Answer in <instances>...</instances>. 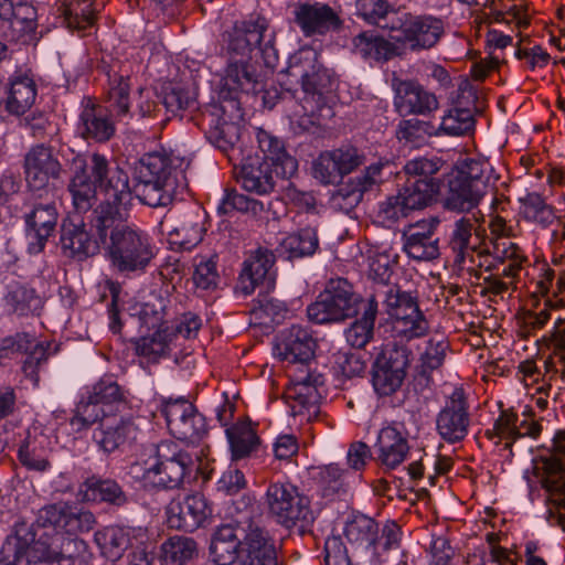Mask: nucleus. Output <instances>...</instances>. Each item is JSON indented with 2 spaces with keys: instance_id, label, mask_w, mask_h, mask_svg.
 <instances>
[{
  "instance_id": "32",
  "label": "nucleus",
  "mask_w": 565,
  "mask_h": 565,
  "mask_svg": "<svg viewBox=\"0 0 565 565\" xmlns=\"http://www.w3.org/2000/svg\"><path fill=\"white\" fill-rule=\"evenodd\" d=\"M61 164L53 156L51 147L36 145L24 157L25 180L30 188L43 189L50 179L58 178Z\"/></svg>"
},
{
  "instance_id": "13",
  "label": "nucleus",
  "mask_w": 565,
  "mask_h": 565,
  "mask_svg": "<svg viewBox=\"0 0 565 565\" xmlns=\"http://www.w3.org/2000/svg\"><path fill=\"white\" fill-rule=\"evenodd\" d=\"M362 298L345 278L330 279L317 300L307 308L308 318L319 324L342 322L355 317Z\"/></svg>"
},
{
  "instance_id": "58",
  "label": "nucleus",
  "mask_w": 565,
  "mask_h": 565,
  "mask_svg": "<svg viewBox=\"0 0 565 565\" xmlns=\"http://www.w3.org/2000/svg\"><path fill=\"white\" fill-rule=\"evenodd\" d=\"M226 435L234 459L248 457L259 443V438L254 429L246 424H238L227 428Z\"/></svg>"
},
{
  "instance_id": "14",
  "label": "nucleus",
  "mask_w": 565,
  "mask_h": 565,
  "mask_svg": "<svg viewBox=\"0 0 565 565\" xmlns=\"http://www.w3.org/2000/svg\"><path fill=\"white\" fill-rule=\"evenodd\" d=\"M88 173L94 185L105 192L107 199L100 204H109L116 207H128L132 200V191L129 186L128 173L118 164H111L106 156L94 152L88 158H76L73 164H77Z\"/></svg>"
},
{
  "instance_id": "48",
  "label": "nucleus",
  "mask_w": 565,
  "mask_h": 565,
  "mask_svg": "<svg viewBox=\"0 0 565 565\" xmlns=\"http://www.w3.org/2000/svg\"><path fill=\"white\" fill-rule=\"evenodd\" d=\"M355 53L364 58L388 61L398 54V47L388 40L372 32H361L353 39Z\"/></svg>"
},
{
  "instance_id": "29",
  "label": "nucleus",
  "mask_w": 565,
  "mask_h": 565,
  "mask_svg": "<svg viewBox=\"0 0 565 565\" xmlns=\"http://www.w3.org/2000/svg\"><path fill=\"white\" fill-rule=\"evenodd\" d=\"M323 386L324 377L320 373L309 371L306 374H298L287 393L288 398L294 399L290 406L294 415L307 414L309 418L317 415Z\"/></svg>"
},
{
  "instance_id": "40",
  "label": "nucleus",
  "mask_w": 565,
  "mask_h": 565,
  "mask_svg": "<svg viewBox=\"0 0 565 565\" xmlns=\"http://www.w3.org/2000/svg\"><path fill=\"white\" fill-rule=\"evenodd\" d=\"M486 194L482 184L473 185L456 175L449 181V189L443 204L448 211L468 213L478 206Z\"/></svg>"
},
{
  "instance_id": "9",
  "label": "nucleus",
  "mask_w": 565,
  "mask_h": 565,
  "mask_svg": "<svg viewBox=\"0 0 565 565\" xmlns=\"http://www.w3.org/2000/svg\"><path fill=\"white\" fill-rule=\"evenodd\" d=\"M150 456L145 460L143 480L163 489H175L192 471V456L171 440L152 445Z\"/></svg>"
},
{
  "instance_id": "60",
  "label": "nucleus",
  "mask_w": 565,
  "mask_h": 565,
  "mask_svg": "<svg viewBox=\"0 0 565 565\" xmlns=\"http://www.w3.org/2000/svg\"><path fill=\"white\" fill-rule=\"evenodd\" d=\"M13 341L18 353L30 352V355L24 361L23 372L26 376H36V367L41 362L47 360L46 350L35 340V338L28 333H17L13 337Z\"/></svg>"
},
{
  "instance_id": "54",
  "label": "nucleus",
  "mask_w": 565,
  "mask_h": 565,
  "mask_svg": "<svg viewBox=\"0 0 565 565\" xmlns=\"http://www.w3.org/2000/svg\"><path fill=\"white\" fill-rule=\"evenodd\" d=\"M440 181H415L407 178L404 186L398 191L404 205L409 212L426 207L438 193Z\"/></svg>"
},
{
  "instance_id": "24",
  "label": "nucleus",
  "mask_w": 565,
  "mask_h": 565,
  "mask_svg": "<svg viewBox=\"0 0 565 565\" xmlns=\"http://www.w3.org/2000/svg\"><path fill=\"white\" fill-rule=\"evenodd\" d=\"M439 222L427 218L411 224L403 233V249L413 259L429 262L439 257V238L436 228Z\"/></svg>"
},
{
  "instance_id": "47",
  "label": "nucleus",
  "mask_w": 565,
  "mask_h": 565,
  "mask_svg": "<svg viewBox=\"0 0 565 565\" xmlns=\"http://www.w3.org/2000/svg\"><path fill=\"white\" fill-rule=\"evenodd\" d=\"M387 164L388 161L384 162L382 160L370 164L361 174L351 179L347 186L340 188L339 194L348 198L351 204H358L365 192L383 182L382 172Z\"/></svg>"
},
{
  "instance_id": "1",
  "label": "nucleus",
  "mask_w": 565,
  "mask_h": 565,
  "mask_svg": "<svg viewBox=\"0 0 565 565\" xmlns=\"http://www.w3.org/2000/svg\"><path fill=\"white\" fill-rule=\"evenodd\" d=\"M128 207L98 204L90 217V228L100 241L111 268L121 274L142 273L154 257L148 233L128 223Z\"/></svg>"
},
{
  "instance_id": "63",
  "label": "nucleus",
  "mask_w": 565,
  "mask_h": 565,
  "mask_svg": "<svg viewBox=\"0 0 565 565\" xmlns=\"http://www.w3.org/2000/svg\"><path fill=\"white\" fill-rule=\"evenodd\" d=\"M457 175L473 185L482 184L486 193L495 188L497 178L493 175V169L484 161L469 159Z\"/></svg>"
},
{
  "instance_id": "6",
  "label": "nucleus",
  "mask_w": 565,
  "mask_h": 565,
  "mask_svg": "<svg viewBox=\"0 0 565 565\" xmlns=\"http://www.w3.org/2000/svg\"><path fill=\"white\" fill-rule=\"evenodd\" d=\"M130 64L110 66L108 75V89L106 103L108 111L119 121H128L134 117L156 119L160 117L162 108L158 94L147 87H139L135 96V107L131 110L130 102Z\"/></svg>"
},
{
  "instance_id": "2",
  "label": "nucleus",
  "mask_w": 565,
  "mask_h": 565,
  "mask_svg": "<svg viewBox=\"0 0 565 565\" xmlns=\"http://www.w3.org/2000/svg\"><path fill=\"white\" fill-rule=\"evenodd\" d=\"M95 515L68 502L60 501L42 507L36 514L35 525L43 529L39 545L43 557L60 565H87L92 559L88 544L77 536L93 530Z\"/></svg>"
},
{
  "instance_id": "4",
  "label": "nucleus",
  "mask_w": 565,
  "mask_h": 565,
  "mask_svg": "<svg viewBox=\"0 0 565 565\" xmlns=\"http://www.w3.org/2000/svg\"><path fill=\"white\" fill-rule=\"evenodd\" d=\"M190 161L173 153H147L135 167L134 193L150 207L170 205L179 191L188 186L185 172Z\"/></svg>"
},
{
  "instance_id": "45",
  "label": "nucleus",
  "mask_w": 565,
  "mask_h": 565,
  "mask_svg": "<svg viewBox=\"0 0 565 565\" xmlns=\"http://www.w3.org/2000/svg\"><path fill=\"white\" fill-rule=\"evenodd\" d=\"M36 86L28 76H17L10 81L6 97V110L12 115L25 114L34 104Z\"/></svg>"
},
{
  "instance_id": "10",
  "label": "nucleus",
  "mask_w": 565,
  "mask_h": 565,
  "mask_svg": "<svg viewBox=\"0 0 565 565\" xmlns=\"http://www.w3.org/2000/svg\"><path fill=\"white\" fill-rule=\"evenodd\" d=\"M128 392L111 376H104L87 392V396L77 406L71 425L77 430L88 429L100 418L98 416L131 409Z\"/></svg>"
},
{
  "instance_id": "56",
  "label": "nucleus",
  "mask_w": 565,
  "mask_h": 565,
  "mask_svg": "<svg viewBox=\"0 0 565 565\" xmlns=\"http://www.w3.org/2000/svg\"><path fill=\"white\" fill-rule=\"evenodd\" d=\"M398 255L392 248H376L369 255V276L375 284L374 289H382L390 282Z\"/></svg>"
},
{
  "instance_id": "25",
  "label": "nucleus",
  "mask_w": 565,
  "mask_h": 565,
  "mask_svg": "<svg viewBox=\"0 0 565 565\" xmlns=\"http://www.w3.org/2000/svg\"><path fill=\"white\" fill-rule=\"evenodd\" d=\"M316 348L317 341L311 331L300 324H292L277 337L275 353L280 361L307 364L312 360Z\"/></svg>"
},
{
  "instance_id": "52",
  "label": "nucleus",
  "mask_w": 565,
  "mask_h": 565,
  "mask_svg": "<svg viewBox=\"0 0 565 565\" xmlns=\"http://www.w3.org/2000/svg\"><path fill=\"white\" fill-rule=\"evenodd\" d=\"M95 542L102 554L115 562L130 546V531L121 526H107L95 533Z\"/></svg>"
},
{
  "instance_id": "26",
  "label": "nucleus",
  "mask_w": 565,
  "mask_h": 565,
  "mask_svg": "<svg viewBox=\"0 0 565 565\" xmlns=\"http://www.w3.org/2000/svg\"><path fill=\"white\" fill-rule=\"evenodd\" d=\"M392 87L395 92L394 105L403 116H426L438 108L437 97L416 81L394 78Z\"/></svg>"
},
{
  "instance_id": "21",
  "label": "nucleus",
  "mask_w": 565,
  "mask_h": 565,
  "mask_svg": "<svg viewBox=\"0 0 565 565\" xmlns=\"http://www.w3.org/2000/svg\"><path fill=\"white\" fill-rule=\"evenodd\" d=\"M405 17L404 21L392 20L384 26H390L392 31H401L402 35L395 36L396 40L403 41L413 51L427 50L436 45L444 33L441 20L434 17Z\"/></svg>"
},
{
  "instance_id": "17",
  "label": "nucleus",
  "mask_w": 565,
  "mask_h": 565,
  "mask_svg": "<svg viewBox=\"0 0 565 565\" xmlns=\"http://www.w3.org/2000/svg\"><path fill=\"white\" fill-rule=\"evenodd\" d=\"M99 417L93 439L105 454L121 450L137 439L139 427L134 408Z\"/></svg>"
},
{
  "instance_id": "41",
  "label": "nucleus",
  "mask_w": 565,
  "mask_h": 565,
  "mask_svg": "<svg viewBox=\"0 0 565 565\" xmlns=\"http://www.w3.org/2000/svg\"><path fill=\"white\" fill-rule=\"evenodd\" d=\"M223 84L230 93L256 94L263 89L260 75L252 61L241 62L228 58Z\"/></svg>"
},
{
  "instance_id": "39",
  "label": "nucleus",
  "mask_w": 565,
  "mask_h": 565,
  "mask_svg": "<svg viewBox=\"0 0 565 565\" xmlns=\"http://www.w3.org/2000/svg\"><path fill=\"white\" fill-rule=\"evenodd\" d=\"M241 535L244 536V533L235 522L234 525L224 524L220 526L211 542V561L215 565H232L235 561L239 562Z\"/></svg>"
},
{
  "instance_id": "37",
  "label": "nucleus",
  "mask_w": 565,
  "mask_h": 565,
  "mask_svg": "<svg viewBox=\"0 0 565 565\" xmlns=\"http://www.w3.org/2000/svg\"><path fill=\"white\" fill-rule=\"evenodd\" d=\"M409 451L408 440L404 434L395 427H383L375 444L376 461L385 470H394L407 457Z\"/></svg>"
},
{
  "instance_id": "8",
  "label": "nucleus",
  "mask_w": 565,
  "mask_h": 565,
  "mask_svg": "<svg viewBox=\"0 0 565 565\" xmlns=\"http://www.w3.org/2000/svg\"><path fill=\"white\" fill-rule=\"evenodd\" d=\"M275 35L264 17L235 23L227 33L226 52L232 61H253V54H260L268 67H275L278 61L274 45Z\"/></svg>"
},
{
  "instance_id": "28",
  "label": "nucleus",
  "mask_w": 565,
  "mask_h": 565,
  "mask_svg": "<svg viewBox=\"0 0 565 565\" xmlns=\"http://www.w3.org/2000/svg\"><path fill=\"white\" fill-rule=\"evenodd\" d=\"M200 127L210 142L224 152L239 140V127L224 117V108L218 104H211L201 113Z\"/></svg>"
},
{
  "instance_id": "51",
  "label": "nucleus",
  "mask_w": 565,
  "mask_h": 565,
  "mask_svg": "<svg viewBox=\"0 0 565 565\" xmlns=\"http://www.w3.org/2000/svg\"><path fill=\"white\" fill-rule=\"evenodd\" d=\"M74 175L68 184L74 209L78 213L88 212L96 202V186L89 179L88 173L83 170L79 163L74 164Z\"/></svg>"
},
{
  "instance_id": "12",
  "label": "nucleus",
  "mask_w": 565,
  "mask_h": 565,
  "mask_svg": "<svg viewBox=\"0 0 565 565\" xmlns=\"http://www.w3.org/2000/svg\"><path fill=\"white\" fill-rule=\"evenodd\" d=\"M268 515L278 524L291 529L306 527L315 520L309 499L290 482H270L264 495Z\"/></svg>"
},
{
  "instance_id": "3",
  "label": "nucleus",
  "mask_w": 565,
  "mask_h": 565,
  "mask_svg": "<svg viewBox=\"0 0 565 565\" xmlns=\"http://www.w3.org/2000/svg\"><path fill=\"white\" fill-rule=\"evenodd\" d=\"M333 84V74L318 61V53L301 49L290 57L280 79V98L295 100L298 107L295 116L312 117L324 107Z\"/></svg>"
},
{
  "instance_id": "30",
  "label": "nucleus",
  "mask_w": 565,
  "mask_h": 565,
  "mask_svg": "<svg viewBox=\"0 0 565 565\" xmlns=\"http://www.w3.org/2000/svg\"><path fill=\"white\" fill-rule=\"evenodd\" d=\"M275 264V255L265 247H258L249 254L244 260L239 274L237 289L245 296L252 295L260 285H266V289L274 287V279L269 276V270Z\"/></svg>"
},
{
  "instance_id": "61",
  "label": "nucleus",
  "mask_w": 565,
  "mask_h": 565,
  "mask_svg": "<svg viewBox=\"0 0 565 565\" xmlns=\"http://www.w3.org/2000/svg\"><path fill=\"white\" fill-rule=\"evenodd\" d=\"M161 548L164 559L173 565H183L198 555L196 542L188 536H171Z\"/></svg>"
},
{
  "instance_id": "57",
  "label": "nucleus",
  "mask_w": 565,
  "mask_h": 565,
  "mask_svg": "<svg viewBox=\"0 0 565 565\" xmlns=\"http://www.w3.org/2000/svg\"><path fill=\"white\" fill-rule=\"evenodd\" d=\"M522 205V214L529 222L536 224L542 228L550 227L556 215L555 207L546 202V200L536 192L527 193L520 199Z\"/></svg>"
},
{
  "instance_id": "31",
  "label": "nucleus",
  "mask_w": 565,
  "mask_h": 565,
  "mask_svg": "<svg viewBox=\"0 0 565 565\" xmlns=\"http://www.w3.org/2000/svg\"><path fill=\"white\" fill-rule=\"evenodd\" d=\"M0 18L10 23L13 40L23 43L35 40L36 9L30 0H0Z\"/></svg>"
},
{
  "instance_id": "22",
  "label": "nucleus",
  "mask_w": 565,
  "mask_h": 565,
  "mask_svg": "<svg viewBox=\"0 0 565 565\" xmlns=\"http://www.w3.org/2000/svg\"><path fill=\"white\" fill-rule=\"evenodd\" d=\"M211 515V509L201 493L178 497L166 508L167 524L170 529L193 532L203 526Z\"/></svg>"
},
{
  "instance_id": "62",
  "label": "nucleus",
  "mask_w": 565,
  "mask_h": 565,
  "mask_svg": "<svg viewBox=\"0 0 565 565\" xmlns=\"http://www.w3.org/2000/svg\"><path fill=\"white\" fill-rule=\"evenodd\" d=\"M552 318V310L544 302L540 310H520L515 315L518 333L523 339H527L536 331L544 328Z\"/></svg>"
},
{
  "instance_id": "20",
  "label": "nucleus",
  "mask_w": 565,
  "mask_h": 565,
  "mask_svg": "<svg viewBox=\"0 0 565 565\" xmlns=\"http://www.w3.org/2000/svg\"><path fill=\"white\" fill-rule=\"evenodd\" d=\"M168 429L178 439L195 443L207 434L205 417L186 399L169 401L161 407Z\"/></svg>"
},
{
  "instance_id": "11",
  "label": "nucleus",
  "mask_w": 565,
  "mask_h": 565,
  "mask_svg": "<svg viewBox=\"0 0 565 565\" xmlns=\"http://www.w3.org/2000/svg\"><path fill=\"white\" fill-rule=\"evenodd\" d=\"M401 530L395 522L386 523L382 529L370 516L356 514L350 519L344 527V535L349 543L356 548L371 551L375 561L386 564L394 551H399Z\"/></svg>"
},
{
  "instance_id": "23",
  "label": "nucleus",
  "mask_w": 565,
  "mask_h": 565,
  "mask_svg": "<svg viewBox=\"0 0 565 565\" xmlns=\"http://www.w3.org/2000/svg\"><path fill=\"white\" fill-rule=\"evenodd\" d=\"M296 24L306 36L324 35L342 26L339 13L323 2L298 3L294 10Z\"/></svg>"
},
{
  "instance_id": "18",
  "label": "nucleus",
  "mask_w": 565,
  "mask_h": 565,
  "mask_svg": "<svg viewBox=\"0 0 565 565\" xmlns=\"http://www.w3.org/2000/svg\"><path fill=\"white\" fill-rule=\"evenodd\" d=\"M409 364V351L396 344L387 345L376 356L372 367V382L381 396L396 393L406 376Z\"/></svg>"
},
{
  "instance_id": "64",
  "label": "nucleus",
  "mask_w": 565,
  "mask_h": 565,
  "mask_svg": "<svg viewBox=\"0 0 565 565\" xmlns=\"http://www.w3.org/2000/svg\"><path fill=\"white\" fill-rule=\"evenodd\" d=\"M265 210L263 202L250 199L236 189H226L222 199L220 211L230 214L234 211L252 213L257 216Z\"/></svg>"
},
{
  "instance_id": "34",
  "label": "nucleus",
  "mask_w": 565,
  "mask_h": 565,
  "mask_svg": "<svg viewBox=\"0 0 565 565\" xmlns=\"http://www.w3.org/2000/svg\"><path fill=\"white\" fill-rule=\"evenodd\" d=\"M478 221L475 213L462 215L451 226L448 247L452 253L455 265L460 269H472L476 247L471 245V238L473 234L478 235Z\"/></svg>"
},
{
  "instance_id": "46",
  "label": "nucleus",
  "mask_w": 565,
  "mask_h": 565,
  "mask_svg": "<svg viewBox=\"0 0 565 565\" xmlns=\"http://www.w3.org/2000/svg\"><path fill=\"white\" fill-rule=\"evenodd\" d=\"M349 472L338 463H330L313 468L316 480L323 498L332 500L337 495L345 494L349 490Z\"/></svg>"
},
{
  "instance_id": "59",
  "label": "nucleus",
  "mask_w": 565,
  "mask_h": 565,
  "mask_svg": "<svg viewBox=\"0 0 565 565\" xmlns=\"http://www.w3.org/2000/svg\"><path fill=\"white\" fill-rule=\"evenodd\" d=\"M518 414L511 409L501 411L499 417L495 419L492 429H488L484 436L494 444L505 441V447L511 448L512 445L520 438L518 433Z\"/></svg>"
},
{
  "instance_id": "19",
  "label": "nucleus",
  "mask_w": 565,
  "mask_h": 565,
  "mask_svg": "<svg viewBox=\"0 0 565 565\" xmlns=\"http://www.w3.org/2000/svg\"><path fill=\"white\" fill-rule=\"evenodd\" d=\"M545 465L548 475L543 484L554 504V510L550 511L551 519L565 531V430L555 434L551 457Z\"/></svg>"
},
{
  "instance_id": "36",
  "label": "nucleus",
  "mask_w": 565,
  "mask_h": 565,
  "mask_svg": "<svg viewBox=\"0 0 565 565\" xmlns=\"http://www.w3.org/2000/svg\"><path fill=\"white\" fill-rule=\"evenodd\" d=\"M100 241L93 238L83 221L64 223L61 234V248L66 257L84 260L96 255Z\"/></svg>"
},
{
  "instance_id": "38",
  "label": "nucleus",
  "mask_w": 565,
  "mask_h": 565,
  "mask_svg": "<svg viewBox=\"0 0 565 565\" xmlns=\"http://www.w3.org/2000/svg\"><path fill=\"white\" fill-rule=\"evenodd\" d=\"M103 8V0H60L57 12L68 29L85 32L95 25Z\"/></svg>"
},
{
  "instance_id": "15",
  "label": "nucleus",
  "mask_w": 565,
  "mask_h": 565,
  "mask_svg": "<svg viewBox=\"0 0 565 565\" xmlns=\"http://www.w3.org/2000/svg\"><path fill=\"white\" fill-rule=\"evenodd\" d=\"M255 509L245 507L233 515V522L238 525L244 536L241 545L239 565H279L274 544L267 533L254 522Z\"/></svg>"
},
{
  "instance_id": "50",
  "label": "nucleus",
  "mask_w": 565,
  "mask_h": 565,
  "mask_svg": "<svg viewBox=\"0 0 565 565\" xmlns=\"http://www.w3.org/2000/svg\"><path fill=\"white\" fill-rule=\"evenodd\" d=\"M377 316V301L369 298L362 317L356 319L347 330L345 339L355 349L364 348L373 338L374 322Z\"/></svg>"
},
{
  "instance_id": "16",
  "label": "nucleus",
  "mask_w": 565,
  "mask_h": 565,
  "mask_svg": "<svg viewBox=\"0 0 565 565\" xmlns=\"http://www.w3.org/2000/svg\"><path fill=\"white\" fill-rule=\"evenodd\" d=\"M436 431L447 444L454 445L466 439L472 424L468 395L462 387H456L447 396L436 415Z\"/></svg>"
},
{
  "instance_id": "53",
  "label": "nucleus",
  "mask_w": 565,
  "mask_h": 565,
  "mask_svg": "<svg viewBox=\"0 0 565 565\" xmlns=\"http://www.w3.org/2000/svg\"><path fill=\"white\" fill-rule=\"evenodd\" d=\"M319 245L316 228L306 227L298 233L286 236L279 246V252L287 259L312 255Z\"/></svg>"
},
{
  "instance_id": "55",
  "label": "nucleus",
  "mask_w": 565,
  "mask_h": 565,
  "mask_svg": "<svg viewBox=\"0 0 565 565\" xmlns=\"http://www.w3.org/2000/svg\"><path fill=\"white\" fill-rule=\"evenodd\" d=\"M130 342L137 355L149 362H157L169 354L171 334L167 330L159 329L152 334L135 338Z\"/></svg>"
},
{
  "instance_id": "35",
  "label": "nucleus",
  "mask_w": 565,
  "mask_h": 565,
  "mask_svg": "<svg viewBox=\"0 0 565 565\" xmlns=\"http://www.w3.org/2000/svg\"><path fill=\"white\" fill-rule=\"evenodd\" d=\"M50 437L38 428L28 429L18 449V460L28 470L44 472L51 468Z\"/></svg>"
},
{
  "instance_id": "33",
  "label": "nucleus",
  "mask_w": 565,
  "mask_h": 565,
  "mask_svg": "<svg viewBox=\"0 0 565 565\" xmlns=\"http://www.w3.org/2000/svg\"><path fill=\"white\" fill-rule=\"evenodd\" d=\"M57 210L54 202L36 203L25 214L29 250L39 254L44 249L47 238L55 231Z\"/></svg>"
},
{
  "instance_id": "42",
  "label": "nucleus",
  "mask_w": 565,
  "mask_h": 565,
  "mask_svg": "<svg viewBox=\"0 0 565 565\" xmlns=\"http://www.w3.org/2000/svg\"><path fill=\"white\" fill-rule=\"evenodd\" d=\"M79 130L86 140L105 142L114 136L115 125L104 107L88 104L81 113Z\"/></svg>"
},
{
  "instance_id": "49",
  "label": "nucleus",
  "mask_w": 565,
  "mask_h": 565,
  "mask_svg": "<svg viewBox=\"0 0 565 565\" xmlns=\"http://www.w3.org/2000/svg\"><path fill=\"white\" fill-rule=\"evenodd\" d=\"M85 497L89 501L106 502L111 505L122 507L128 502V497L121 486L113 479L90 477L84 483Z\"/></svg>"
},
{
  "instance_id": "43",
  "label": "nucleus",
  "mask_w": 565,
  "mask_h": 565,
  "mask_svg": "<svg viewBox=\"0 0 565 565\" xmlns=\"http://www.w3.org/2000/svg\"><path fill=\"white\" fill-rule=\"evenodd\" d=\"M492 254L502 266L501 269L498 268L497 274L502 278H508V281H512V285H514L515 279L527 262V257L521 247L511 239H503L494 244ZM513 288L515 289L516 287L513 286Z\"/></svg>"
},
{
  "instance_id": "5",
  "label": "nucleus",
  "mask_w": 565,
  "mask_h": 565,
  "mask_svg": "<svg viewBox=\"0 0 565 565\" xmlns=\"http://www.w3.org/2000/svg\"><path fill=\"white\" fill-rule=\"evenodd\" d=\"M262 156L247 157L236 174L241 186L258 195L270 194L278 178L290 179L298 170L296 158L290 156L281 140L267 131L257 135Z\"/></svg>"
},
{
  "instance_id": "7",
  "label": "nucleus",
  "mask_w": 565,
  "mask_h": 565,
  "mask_svg": "<svg viewBox=\"0 0 565 565\" xmlns=\"http://www.w3.org/2000/svg\"><path fill=\"white\" fill-rule=\"evenodd\" d=\"M370 298H381L386 312L394 319L393 332L395 339L408 342L425 337L429 331V322L419 309L417 297L404 291L396 284L383 285L374 289Z\"/></svg>"
},
{
  "instance_id": "27",
  "label": "nucleus",
  "mask_w": 565,
  "mask_h": 565,
  "mask_svg": "<svg viewBox=\"0 0 565 565\" xmlns=\"http://www.w3.org/2000/svg\"><path fill=\"white\" fill-rule=\"evenodd\" d=\"M477 90L469 83L459 87V95L456 107L444 115L440 124V131L448 136H463L473 130V114L478 110Z\"/></svg>"
},
{
  "instance_id": "44",
  "label": "nucleus",
  "mask_w": 565,
  "mask_h": 565,
  "mask_svg": "<svg viewBox=\"0 0 565 565\" xmlns=\"http://www.w3.org/2000/svg\"><path fill=\"white\" fill-rule=\"evenodd\" d=\"M205 228L202 222V215L195 212L185 213L178 226L168 232L169 241L178 245L182 250H191L202 242Z\"/></svg>"
}]
</instances>
